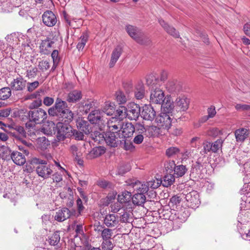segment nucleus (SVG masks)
Here are the masks:
<instances>
[{
    "mask_svg": "<svg viewBox=\"0 0 250 250\" xmlns=\"http://www.w3.org/2000/svg\"><path fill=\"white\" fill-rule=\"evenodd\" d=\"M50 116L59 117L60 121L65 120V122H71L74 117L73 113L68 108L67 103L60 98H57L55 104L48 110Z\"/></svg>",
    "mask_w": 250,
    "mask_h": 250,
    "instance_id": "1",
    "label": "nucleus"
},
{
    "mask_svg": "<svg viewBox=\"0 0 250 250\" xmlns=\"http://www.w3.org/2000/svg\"><path fill=\"white\" fill-rule=\"evenodd\" d=\"M165 219L171 222L174 229H179L189 215L188 209L183 208L179 210L175 209L167 210L163 214Z\"/></svg>",
    "mask_w": 250,
    "mask_h": 250,
    "instance_id": "2",
    "label": "nucleus"
},
{
    "mask_svg": "<svg viewBox=\"0 0 250 250\" xmlns=\"http://www.w3.org/2000/svg\"><path fill=\"white\" fill-rule=\"evenodd\" d=\"M25 116L29 122L26 124V126L31 127L33 126L31 123L39 124L43 122L47 118V115L44 110L42 108H37L29 110Z\"/></svg>",
    "mask_w": 250,
    "mask_h": 250,
    "instance_id": "3",
    "label": "nucleus"
},
{
    "mask_svg": "<svg viewBox=\"0 0 250 250\" xmlns=\"http://www.w3.org/2000/svg\"><path fill=\"white\" fill-rule=\"evenodd\" d=\"M32 30L33 29L32 28L28 29L27 32V35H24L19 32L13 33L10 35H8L5 37V39L13 46L18 45L21 42L22 45L24 46H29L30 39L29 35L30 32H32Z\"/></svg>",
    "mask_w": 250,
    "mask_h": 250,
    "instance_id": "4",
    "label": "nucleus"
},
{
    "mask_svg": "<svg viewBox=\"0 0 250 250\" xmlns=\"http://www.w3.org/2000/svg\"><path fill=\"white\" fill-rule=\"evenodd\" d=\"M31 161L33 164L39 165L36 167V171L39 176L44 179H47L50 176L53 170L51 166L47 165L46 161L35 157L32 158Z\"/></svg>",
    "mask_w": 250,
    "mask_h": 250,
    "instance_id": "5",
    "label": "nucleus"
},
{
    "mask_svg": "<svg viewBox=\"0 0 250 250\" xmlns=\"http://www.w3.org/2000/svg\"><path fill=\"white\" fill-rule=\"evenodd\" d=\"M103 114L100 110L95 109L89 114L87 119L91 124L97 125L100 130H103L105 126Z\"/></svg>",
    "mask_w": 250,
    "mask_h": 250,
    "instance_id": "6",
    "label": "nucleus"
},
{
    "mask_svg": "<svg viewBox=\"0 0 250 250\" xmlns=\"http://www.w3.org/2000/svg\"><path fill=\"white\" fill-rule=\"evenodd\" d=\"M61 121L58 122L57 124L58 129L57 137L59 140L64 139L69 136L71 132H72V127L69 125L70 122H65L64 119Z\"/></svg>",
    "mask_w": 250,
    "mask_h": 250,
    "instance_id": "7",
    "label": "nucleus"
},
{
    "mask_svg": "<svg viewBox=\"0 0 250 250\" xmlns=\"http://www.w3.org/2000/svg\"><path fill=\"white\" fill-rule=\"evenodd\" d=\"M124 122L121 120L118 119L116 117H112L106 122V125L108 131L116 134L119 137L121 130L123 127Z\"/></svg>",
    "mask_w": 250,
    "mask_h": 250,
    "instance_id": "8",
    "label": "nucleus"
},
{
    "mask_svg": "<svg viewBox=\"0 0 250 250\" xmlns=\"http://www.w3.org/2000/svg\"><path fill=\"white\" fill-rule=\"evenodd\" d=\"M125 29L128 35L138 43L141 44L145 43L143 39L144 38V34L140 29L129 24L126 25Z\"/></svg>",
    "mask_w": 250,
    "mask_h": 250,
    "instance_id": "9",
    "label": "nucleus"
},
{
    "mask_svg": "<svg viewBox=\"0 0 250 250\" xmlns=\"http://www.w3.org/2000/svg\"><path fill=\"white\" fill-rule=\"evenodd\" d=\"M155 122L159 127L167 130H168L171 125V120L169 115L165 112L156 116Z\"/></svg>",
    "mask_w": 250,
    "mask_h": 250,
    "instance_id": "10",
    "label": "nucleus"
},
{
    "mask_svg": "<svg viewBox=\"0 0 250 250\" xmlns=\"http://www.w3.org/2000/svg\"><path fill=\"white\" fill-rule=\"evenodd\" d=\"M127 118L130 120H136L140 114V106L134 103H130L126 107Z\"/></svg>",
    "mask_w": 250,
    "mask_h": 250,
    "instance_id": "11",
    "label": "nucleus"
},
{
    "mask_svg": "<svg viewBox=\"0 0 250 250\" xmlns=\"http://www.w3.org/2000/svg\"><path fill=\"white\" fill-rule=\"evenodd\" d=\"M185 198L188 202V206L191 208H195L200 204L199 195L196 191L193 190L187 193Z\"/></svg>",
    "mask_w": 250,
    "mask_h": 250,
    "instance_id": "12",
    "label": "nucleus"
},
{
    "mask_svg": "<svg viewBox=\"0 0 250 250\" xmlns=\"http://www.w3.org/2000/svg\"><path fill=\"white\" fill-rule=\"evenodd\" d=\"M150 97V101L152 104H162L164 102L165 98L164 93L159 88H155L152 90Z\"/></svg>",
    "mask_w": 250,
    "mask_h": 250,
    "instance_id": "13",
    "label": "nucleus"
},
{
    "mask_svg": "<svg viewBox=\"0 0 250 250\" xmlns=\"http://www.w3.org/2000/svg\"><path fill=\"white\" fill-rule=\"evenodd\" d=\"M42 22L48 27H53L57 23L58 20L56 15L51 11H45L42 16Z\"/></svg>",
    "mask_w": 250,
    "mask_h": 250,
    "instance_id": "14",
    "label": "nucleus"
},
{
    "mask_svg": "<svg viewBox=\"0 0 250 250\" xmlns=\"http://www.w3.org/2000/svg\"><path fill=\"white\" fill-rule=\"evenodd\" d=\"M104 224L108 228H117L120 225L119 216L115 214H107L104 219Z\"/></svg>",
    "mask_w": 250,
    "mask_h": 250,
    "instance_id": "15",
    "label": "nucleus"
},
{
    "mask_svg": "<svg viewBox=\"0 0 250 250\" xmlns=\"http://www.w3.org/2000/svg\"><path fill=\"white\" fill-rule=\"evenodd\" d=\"M10 130L9 131L13 137L18 140H21L26 137V132L22 126L11 124L8 125Z\"/></svg>",
    "mask_w": 250,
    "mask_h": 250,
    "instance_id": "16",
    "label": "nucleus"
},
{
    "mask_svg": "<svg viewBox=\"0 0 250 250\" xmlns=\"http://www.w3.org/2000/svg\"><path fill=\"white\" fill-rule=\"evenodd\" d=\"M26 84V81L24 80L22 77L20 76L13 79L9 86L10 89L13 91H22L25 88Z\"/></svg>",
    "mask_w": 250,
    "mask_h": 250,
    "instance_id": "17",
    "label": "nucleus"
},
{
    "mask_svg": "<svg viewBox=\"0 0 250 250\" xmlns=\"http://www.w3.org/2000/svg\"><path fill=\"white\" fill-rule=\"evenodd\" d=\"M135 132L134 126L131 123H124L120 132L119 138L125 139L131 137Z\"/></svg>",
    "mask_w": 250,
    "mask_h": 250,
    "instance_id": "18",
    "label": "nucleus"
},
{
    "mask_svg": "<svg viewBox=\"0 0 250 250\" xmlns=\"http://www.w3.org/2000/svg\"><path fill=\"white\" fill-rule=\"evenodd\" d=\"M141 116L145 120L152 121L156 117V112L150 105L145 104L143 107Z\"/></svg>",
    "mask_w": 250,
    "mask_h": 250,
    "instance_id": "19",
    "label": "nucleus"
},
{
    "mask_svg": "<svg viewBox=\"0 0 250 250\" xmlns=\"http://www.w3.org/2000/svg\"><path fill=\"white\" fill-rule=\"evenodd\" d=\"M104 138L106 143L111 147H117L119 142H121L120 138L116 134L109 131H107Z\"/></svg>",
    "mask_w": 250,
    "mask_h": 250,
    "instance_id": "20",
    "label": "nucleus"
},
{
    "mask_svg": "<svg viewBox=\"0 0 250 250\" xmlns=\"http://www.w3.org/2000/svg\"><path fill=\"white\" fill-rule=\"evenodd\" d=\"M234 135L237 142L243 143L249 138L250 130L246 128H240L235 131Z\"/></svg>",
    "mask_w": 250,
    "mask_h": 250,
    "instance_id": "21",
    "label": "nucleus"
},
{
    "mask_svg": "<svg viewBox=\"0 0 250 250\" xmlns=\"http://www.w3.org/2000/svg\"><path fill=\"white\" fill-rule=\"evenodd\" d=\"M72 217H74V215L71 210L66 208H63L56 212L55 219L59 222H62Z\"/></svg>",
    "mask_w": 250,
    "mask_h": 250,
    "instance_id": "22",
    "label": "nucleus"
},
{
    "mask_svg": "<svg viewBox=\"0 0 250 250\" xmlns=\"http://www.w3.org/2000/svg\"><path fill=\"white\" fill-rule=\"evenodd\" d=\"M76 125L79 130L87 135L92 132V128L88 122L83 118H79L76 121Z\"/></svg>",
    "mask_w": 250,
    "mask_h": 250,
    "instance_id": "23",
    "label": "nucleus"
},
{
    "mask_svg": "<svg viewBox=\"0 0 250 250\" xmlns=\"http://www.w3.org/2000/svg\"><path fill=\"white\" fill-rule=\"evenodd\" d=\"M54 44V42L51 39L46 38L42 40L40 46V52L45 55L49 54L51 51L52 45Z\"/></svg>",
    "mask_w": 250,
    "mask_h": 250,
    "instance_id": "24",
    "label": "nucleus"
},
{
    "mask_svg": "<svg viewBox=\"0 0 250 250\" xmlns=\"http://www.w3.org/2000/svg\"><path fill=\"white\" fill-rule=\"evenodd\" d=\"M189 100L185 97H178L174 102L175 107L177 110L186 111L189 105Z\"/></svg>",
    "mask_w": 250,
    "mask_h": 250,
    "instance_id": "25",
    "label": "nucleus"
},
{
    "mask_svg": "<svg viewBox=\"0 0 250 250\" xmlns=\"http://www.w3.org/2000/svg\"><path fill=\"white\" fill-rule=\"evenodd\" d=\"M132 186L134 193L139 192V193L146 195L149 190L146 183H143L140 181L132 183Z\"/></svg>",
    "mask_w": 250,
    "mask_h": 250,
    "instance_id": "26",
    "label": "nucleus"
},
{
    "mask_svg": "<svg viewBox=\"0 0 250 250\" xmlns=\"http://www.w3.org/2000/svg\"><path fill=\"white\" fill-rule=\"evenodd\" d=\"M11 159L15 164L19 166L23 165L26 162V159L24 155L21 152L17 151L12 152Z\"/></svg>",
    "mask_w": 250,
    "mask_h": 250,
    "instance_id": "27",
    "label": "nucleus"
},
{
    "mask_svg": "<svg viewBox=\"0 0 250 250\" xmlns=\"http://www.w3.org/2000/svg\"><path fill=\"white\" fill-rule=\"evenodd\" d=\"M159 80L158 78L156 77L154 74H150L147 75L146 77V84L152 90L154 89L157 87V85H159L158 83Z\"/></svg>",
    "mask_w": 250,
    "mask_h": 250,
    "instance_id": "28",
    "label": "nucleus"
},
{
    "mask_svg": "<svg viewBox=\"0 0 250 250\" xmlns=\"http://www.w3.org/2000/svg\"><path fill=\"white\" fill-rule=\"evenodd\" d=\"M159 22L161 25L169 34L175 38H178L179 37V33L176 30V29L173 27L168 25L164 20H160Z\"/></svg>",
    "mask_w": 250,
    "mask_h": 250,
    "instance_id": "29",
    "label": "nucleus"
},
{
    "mask_svg": "<svg viewBox=\"0 0 250 250\" xmlns=\"http://www.w3.org/2000/svg\"><path fill=\"white\" fill-rule=\"evenodd\" d=\"M10 45L5 43L3 41H0V60L3 59L8 56V53L11 50Z\"/></svg>",
    "mask_w": 250,
    "mask_h": 250,
    "instance_id": "30",
    "label": "nucleus"
},
{
    "mask_svg": "<svg viewBox=\"0 0 250 250\" xmlns=\"http://www.w3.org/2000/svg\"><path fill=\"white\" fill-rule=\"evenodd\" d=\"M82 98V93L80 91L74 90L70 92L67 97V101L69 103H75Z\"/></svg>",
    "mask_w": 250,
    "mask_h": 250,
    "instance_id": "31",
    "label": "nucleus"
},
{
    "mask_svg": "<svg viewBox=\"0 0 250 250\" xmlns=\"http://www.w3.org/2000/svg\"><path fill=\"white\" fill-rule=\"evenodd\" d=\"M118 214L120 215V216H119L120 222L122 223H128L130 222V220L131 219V217L132 214L130 210H128L126 208H124Z\"/></svg>",
    "mask_w": 250,
    "mask_h": 250,
    "instance_id": "32",
    "label": "nucleus"
},
{
    "mask_svg": "<svg viewBox=\"0 0 250 250\" xmlns=\"http://www.w3.org/2000/svg\"><path fill=\"white\" fill-rule=\"evenodd\" d=\"M162 104L164 111L167 114L171 112L174 107H175L174 103L171 101L170 98L168 97L165 99L164 102Z\"/></svg>",
    "mask_w": 250,
    "mask_h": 250,
    "instance_id": "33",
    "label": "nucleus"
},
{
    "mask_svg": "<svg viewBox=\"0 0 250 250\" xmlns=\"http://www.w3.org/2000/svg\"><path fill=\"white\" fill-rule=\"evenodd\" d=\"M146 200V195L139 193V192L134 193L133 196L132 197L133 203L137 206H142Z\"/></svg>",
    "mask_w": 250,
    "mask_h": 250,
    "instance_id": "34",
    "label": "nucleus"
},
{
    "mask_svg": "<svg viewBox=\"0 0 250 250\" xmlns=\"http://www.w3.org/2000/svg\"><path fill=\"white\" fill-rule=\"evenodd\" d=\"M104 152L105 150L103 147H95L89 152L87 157L89 159H93L101 156Z\"/></svg>",
    "mask_w": 250,
    "mask_h": 250,
    "instance_id": "35",
    "label": "nucleus"
},
{
    "mask_svg": "<svg viewBox=\"0 0 250 250\" xmlns=\"http://www.w3.org/2000/svg\"><path fill=\"white\" fill-rule=\"evenodd\" d=\"M121 48L120 47H117L115 48L112 52L111 60L109 63L110 67H112L121 55Z\"/></svg>",
    "mask_w": 250,
    "mask_h": 250,
    "instance_id": "36",
    "label": "nucleus"
},
{
    "mask_svg": "<svg viewBox=\"0 0 250 250\" xmlns=\"http://www.w3.org/2000/svg\"><path fill=\"white\" fill-rule=\"evenodd\" d=\"M134 95L138 100L142 99L145 96V88L142 83H138L135 87Z\"/></svg>",
    "mask_w": 250,
    "mask_h": 250,
    "instance_id": "37",
    "label": "nucleus"
},
{
    "mask_svg": "<svg viewBox=\"0 0 250 250\" xmlns=\"http://www.w3.org/2000/svg\"><path fill=\"white\" fill-rule=\"evenodd\" d=\"M115 109V104L113 102L110 101H106L104 104L103 113H104L107 115H112Z\"/></svg>",
    "mask_w": 250,
    "mask_h": 250,
    "instance_id": "38",
    "label": "nucleus"
},
{
    "mask_svg": "<svg viewBox=\"0 0 250 250\" xmlns=\"http://www.w3.org/2000/svg\"><path fill=\"white\" fill-rule=\"evenodd\" d=\"M11 153V151L8 147L4 146L0 147V158L4 160H10Z\"/></svg>",
    "mask_w": 250,
    "mask_h": 250,
    "instance_id": "39",
    "label": "nucleus"
},
{
    "mask_svg": "<svg viewBox=\"0 0 250 250\" xmlns=\"http://www.w3.org/2000/svg\"><path fill=\"white\" fill-rule=\"evenodd\" d=\"M37 148L41 150L46 149L50 145L49 141L45 137L39 138L37 140Z\"/></svg>",
    "mask_w": 250,
    "mask_h": 250,
    "instance_id": "40",
    "label": "nucleus"
},
{
    "mask_svg": "<svg viewBox=\"0 0 250 250\" xmlns=\"http://www.w3.org/2000/svg\"><path fill=\"white\" fill-rule=\"evenodd\" d=\"M131 197V194L130 192L127 191H124L120 194L118 195V201L120 203H127L130 201Z\"/></svg>",
    "mask_w": 250,
    "mask_h": 250,
    "instance_id": "41",
    "label": "nucleus"
},
{
    "mask_svg": "<svg viewBox=\"0 0 250 250\" xmlns=\"http://www.w3.org/2000/svg\"><path fill=\"white\" fill-rule=\"evenodd\" d=\"M166 88L170 93L176 92L179 89V85L176 80L169 81L166 84Z\"/></svg>",
    "mask_w": 250,
    "mask_h": 250,
    "instance_id": "42",
    "label": "nucleus"
},
{
    "mask_svg": "<svg viewBox=\"0 0 250 250\" xmlns=\"http://www.w3.org/2000/svg\"><path fill=\"white\" fill-rule=\"evenodd\" d=\"M161 184L165 187L170 186L175 181V177L173 174H169L165 175L162 180Z\"/></svg>",
    "mask_w": 250,
    "mask_h": 250,
    "instance_id": "43",
    "label": "nucleus"
},
{
    "mask_svg": "<svg viewBox=\"0 0 250 250\" xmlns=\"http://www.w3.org/2000/svg\"><path fill=\"white\" fill-rule=\"evenodd\" d=\"M60 240V236L58 231L55 232L53 234L48 236L47 241L51 246H56Z\"/></svg>",
    "mask_w": 250,
    "mask_h": 250,
    "instance_id": "44",
    "label": "nucleus"
},
{
    "mask_svg": "<svg viewBox=\"0 0 250 250\" xmlns=\"http://www.w3.org/2000/svg\"><path fill=\"white\" fill-rule=\"evenodd\" d=\"M76 204L78 210L76 211L75 209H72L71 210L74 215V217H78V216H80L81 215L82 212L84 209V207L83 205V202L81 198H78L76 201Z\"/></svg>",
    "mask_w": 250,
    "mask_h": 250,
    "instance_id": "45",
    "label": "nucleus"
},
{
    "mask_svg": "<svg viewBox=\"0 0 250 250\" xmlns=\"http://www.w3.org/2000/svg\"><path fill=\"white\" fill-rule=\"evenodd\" d=\"M116 117L122 121L124 118H127L126 107L125 106H120L116 111Z\"/></svg>",
    "mask_w": 250,
    "mask_h": 250,
    "instance_id": "46",
    "label": "nucleus"
},
{
    "mask_svg": "<svg viewBox=\"0 0 250 250\" xmlns=\"http://www.w3.org/2000/svg\"><path fill=\"white\" fill-rule=\"evenodd\" d=\"M159 132V128L154 125L147 126L145 135L147 137L156 135Z\"/></svg>",
    "mask_w": 250,
    "mask_h": 250,
    "instance_id": "47",
    "label": "nucleus"
},
{
    "mask_svg": "<svg viewBox=\"0 0 250 250\" xmlns=\"http://www.w3.org/2000/svg\"><path fill=\"white\" fill-rule=\"evenodd\" d=\"M11 95V89L9 87H5L0 89V100H5Z\"/></svg>",
    "mask_w": 250,
    "mask_h": 250,
    "instance_id": "48",
    "label": "nucleus"
},
{
    "mask_svg": "<svg viewBox=\"0 0 250 250\" xmlns=\"http://www.w3.org/2000/svg\"><path fill=\"white\" fill-rule=\"evenodd\" d=\"M162 180L158 178L151 179L147 182L146 184L148 187V190L151 189H156L158 188L161 184Z\"/></svg>",
    "mask_w": 250,
    "mask_h": 250,
    "instance_id": "49",
    "label": "nucleus"
},
{
    "mask_svg": "<svg viewBox=\"0 0 250 250\" xmlns=\"http://www.w3.org/2000/svg\"><path fill=\"white\" fill-rule=\"evenodd\" d=\"M187 168L185 166L181 165L175 166L174 170V174L177 177H182L186 173Z\"/></svg>",
    "mask_w": 250,
    "mask_h": 250,
    "instance_id": "50",
    "label": "nucleus"
},
{
    "mask_svg": "<svg viewBox=\"0 0 250 250\" xmlns=\"http://www.w3.org/2000/svg\"><path fill=\"white\" fill-rule=\"evenodd\" d=\"M180 149L176 146H171L166 151V155L169 158L173 157L180 153Z\"/></svg>",
    "mask_w": 250,
    "mask_h": 250,
    "instance_id": "51",
    "label": "nucleus"
},
{
    "mask_svg": "<svg viewBox=\"0 0 250 250\" xmlns=\"http://www.w3.org/2000/svg\"><path fill=\"white\" fill-rule=\"evenodd\" d=\"M38 72V68L37 67L31 66L26 70V77L28 79H34L37 76Z\"/></svg>",
    "mask_w": 250,
    "mask_h": 250,
    "instance_id": "52",
    "label": "nucleus"
},
{
    "mask_svg": "<svg viewBox=\"0 0 250 250\" xmlns=\"http://www.w3.org/2000/svg\"><path fill=\"white\" fill-rule=\"evenodd\" d=\"M97 184L100 188L104 189H112L114 187L112 183L105 180H99Z\"/></svg>",
    "mask_w": 250,
    "mask_h": 250,
    "instance_id": "53",
    "label": "nucleus"
},
{
    "mask_svg": "<svg viewBox=\"0 0 250 250\" xmlns=\"http://www.w3.org/2000/svg\"><path fill=\"white\" fill-rule=\"evenodd\" d=\"M88 36L86 33L83 34V35L81 36L80 42H78L77 45V48L79 50H82L84 48L88 40Z\"/></svg>",
    "mask_w": 250,
    "mask_h": 250,
    "instance_id": "54",
    "label": "nucleus"
},
{
    "mask_svg": "<svg viewBox=\"0 0 250 250\" xmlns=\"http://www.w3.org/2000/svg\"><path fill=\"white\" fill-rule=\"evenodd\" d=\"M116 98L119 104H124L127 101V99L125 94L122 91H117L116 93Z\"/></svg>",
    "mask_w": 250,
    "mask_h": 250,
    "instance_id": "55",
    "label": "nucleus"
},
{
    "mask_svg": "<svg viewBox=\"0 0 250 250\" xmlns=\"http://www.w3.org/2000/svg\"><path fill=\"white\" fill-rule=\"evenodd\" d=\"M50 66V63L47 60H42L39 62L38 65V68L42 72L48 70Z\"/></svg>",
    "mask_w": 250,
    "mask_h": 250,
    "instance_id": "56",
    "label": "nucleus"
},
{
    "mask_svg": "<svg viewBox=\"0 0 250 250\" xmlns=\"http://www.w3.org/2000/svg\"><path fill=\"white\" fill-rule=\"evenodd\" d=\"M212 152L211 143L208 141L205 142L203 144V149L200 151L202 155L207 154L209 152Z\"/></svg>",
    "mask_w": 250,
    "mask_h": 250,
    "instance_id": "57",
    "label": "nucleus"
},
{
    "mask_svg": "<svg viewBox=\"0 0 250 250\" xmlns=\"http://www.w3.org/2000/svg\"><path fill=\"white\" fill-rule=\"evenodd\" d=\"M101 234L103 240H111L112 231L109 228H104L102 231Z\"/></svg>",
    "mask_w": 250,
    "mask_h": 250,
    "instance_id": "58",
    "label": "nucleus"
},
{
    "mask_svg": "<svg viewBox=\"0 0 250 250\" xmlns=\"http://www.w3.org/2000/svg\"><path fill=\"white\" fill-rule=\"evenodd\" d=\"M101 247L103 250H111L114 246L111 240H103Z\"/></svg>",
    "mask_w": 250,
    "mask_h": 250,
    "instance_id": "59",
    "label": "nucleus"
},
{
    "mask_svg": "<svg viewBox=\"0 0 250 250\" xmlns=\"http://www.w3.org/2000/svg\"><path fill=\"white\" fill-rule=\"evenodd\" d=\"M120 202L116 203L111 206V211L113 213H119L125 208Z\"/></svg>",
    "mask_w": 250,
    "mask_h": 250,
    "instance_id": "60",
    "label": "nucleus"
},
{
    "mask_svg": "<svg viewBox=\"0 0 250 250\" xmlns=\"http://www.w3.org/2000/svg\"><path fill=\"white\" fill-rule=\"evenodd\" d=\"M175 166V161L173 160L167 161L165 164V167L166 170L167 172L169 171L170 173L174 171Z\"/></svg>",
    "mask_w": 250,
    "mask_h": 250,
    "instance_id": "61",
    "label": "nucleus"
},
{
    "mask_svg": "<svg viewBox=\"0 0 250 250\" xmlns=\"http://www.w3.org/2000/svg\"><path fill=\"white\" fill-rule=\"evenodd\" d=\"M39 85V83L38 81L32 83H27V89L29 92H31L36 89Z\"/></svg>",
    "mask_w": 250,
    "mask_h": 250,
    "instance_id": "62",
    "label": "nucleus"
},
{
    "mask_svg": "<svg viewBox=\"0 0 250 250\" xmlns=\"http://www.w3.org/2000/svg\"><path fill=\"white\" fill-rule=\"evenodd\" d=\"M201 144L200 138L198 137H193L190 141V146L194 148L199 147Z\"/></svg>",
    "mask_w": 250,
    "mask_h": 250,
    "instance_id": "63",
    "label": "nucleus"
},
{
    "mask_svg": "<svg viewBox=\"0 0 250 250\" xmlns=\"http://www.w3.org/2000/svg\"><path fill=\"white\" fill-rule=\"evenodd\" d=\"M222 146V141L217 140L213 143H211L212 152H216Z\"/></svg>",
    "mask_w": 250,
    "mask_h": 250,
    "instance_id": "64",
    "label": "nucleus"
}]
</instances>
